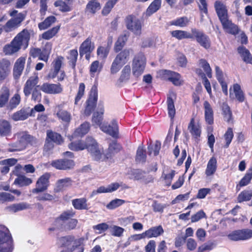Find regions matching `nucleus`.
Returning <instances> with one entry per match:
<instances>
[{
  "label": "nucleus",
  "mask_w": 252,
  "mask_h": 252,
  "mask_svg": "<svg viewBox=\"0 0 252 252\" xmlns=\"http://www.w3.org/2000/svg\"><path fill=\"white\" fill-rule=\"evenodd\" d=\"M94 49V45L92 42V38L88 37L81 44L79 47V52L81 56L91 53Z\"/></svg>",
  "instance_id": "15"
},
{
  "label": "nucleus",
  "mask_w": 252,
  "mask_h": 252,
  "mask_svg": "<svg viewBox=\"0 0 252 252\" xmlns=\"http://www.w3.org/2000/svg\"><path fill=\"white\" fill-rule=\"evenodd\" d=\"M15 200V197L9 193L2 192H0V203H3L5 202H12Z\"/></svg>",
  "instance_id": "61"
},
{
  "label": "nucleus",
  "mask_w": 252,
  "mask_h": 252,
  "mask_svg": "<svg viewBox=\"0 0 252 252\" xmlns=\"http://www.w3.org/2000/svg\"><path fill=\"white\" fill-rule=\"evenodd\" d=\"M214 7L220 21L228 17L227 9L223 2L217 0L214 3Z\"/></svg>",
  "instance_id": "14"
},
{
  "label": "nucleus",
  "mask_w": 252,
  "mask_h": 252,
  "mask_svg": "<svg viewBox=\"0 0 252 252\" xmlns=\"http://www.w3.org/2000/svg\"><path fill=\"white\" fill-rule=\"evenodd\" d=\"M78 221V220L75 219H71L68 221H67L62 227L65 230L70 231L76 228Z\"/></svg>",
  "instance_id": "63"
},
{
  "label": "nucleus",
  "mask_w": 252,
  "mask_h": 252,
  "mask_svg": "<svg viewBox=\"0 0 252 252\" xmlns=\"http://www.w3.org/2000/svg\"><path fill=\"white\" fill-rule=\"evenodd\" d=\"M100 8V3L96 0H92L87 5V10L93 14L99 10Z\"/></svg>",
  "instance_id": "50"
},
{
  "label": "nucleus",
  "mask_w": 252,
  "mask_h": 252,
  "mask_svg": "<svg viewBox=\"0 0 252 252\" xmlns=\"http://www.w3.org/2000/svg\"><path fill=\"white\" fill-rule=\"evenodd\" d=\"M252 179V167L249 169L247 173L244 177L240 180L238 186L240 187H244L248 185Z\"/></svg>",
  "instance_id": "47"
},
{
  "label": "nucleus",
  "mask_w": 252,
  "mask_h": 252,
  "mask_svg": "<svg viewBox=\"0 0 252 252\" xmlns=\"http://www.w3.org/2000/svg\"><path fill=\"white\" fill-rule=\"evenodd\" d=\"M127 40V36L126 34L120 35L115 43L114 49L116 52L120 51L125 45Z\"/></svg>",
  "instance_id": "48"
},
{
  "label": "nucleus",
  "mask_w": 252,
  "mask_h": 252,
  "mask_svg": "<svg viewBox=\"0 0 252 252\" xmlns=\"http://www.w3.org/2000/svg\"><path fill=\"white\" fill-rule=\"evenodd\" d=\"M90 128V124L88 122H85L81 124L74 131V135L75 136L82 137L87 134Z\"/></svg>",
  "instance_id": "33"
},
{
  "label": "nucleus",
  "mask_w": 252,
  "mask_h": 252,
  "mask_svg": "<svg viewBox=\"0 0 252 252\" xmlns=\"http://www.w3.org/2000/svg\"><path fill=\"white\" fill-rule=\"evenodd\" d=\"M50 174L45 173L41 176L36 183V187L32 190L33 193H38L45 191L49 186Z\"/></svg>",
  "instance_id": "9"
},
{
  "label": "nucleus",
  "mask_w": 252,
  "mask_h": 252,
  "mask_svg": "<svg viewBox=\"0 0 252 252\" xmlns=\"http://www.w3.org/2000/svg\"><path fill=\"white\" fill-rule=\"evenodd\" d=\"M60 28V27L59 26H56L44 32L41 34L42 38L46 40H49L52 38L58 32Z\"/></svg>",
  "instance_id": "45"
},
{
  "label": "nucleus",
  "mask_w": 252,
  "mask_h": 252,
  "mask_svg": "<svg viewBox=\"0 0 252 252\" xmlns=\"http://www.w3.org/2000/svg\"><path fill=\"white\" fill-rule=\"evenodd\" d=\"M191 32L193 38L195 37L196 41L203 47L207 49L211 46V42L209 37L202 32L196 29H191Z\"/></svg>",
  "instance_id": "8"
},
{
  "label": "nucleus",
  "mask_w": 252,
  "mask_h": 252,
  "mask_svg": "<svg viewBox=\"0 0 252 252\" xmlns=\"http://www.w3.org/2000/svg\"><path fill=\"white\" fill-rule=\"evenodd\" d=\"M26 59L20 57L16 61L13 69V75L15 78H18L21 75L24 68Z\"/></svg>",
  "instance_id": "22"
},
{
  "label": "nucleus",
  "mask_w": 252,
  "mask_h": 252,
  "mask_svg": "<svg viewBox=\"0 0 252 252\" xmlns=\"http://www.w3.org/2000/svg\"><path fill=\"white\" fill-rule=\"evenodd\" d=\"M126 27L128 30L136 35L141 33L142 23L141 21L132 15H128L126 19Z\"/></svg>",
  "instance_id": "7"
},
{
  "label": "nucleus",
  "mask_w": 252,
  "mask_h": 252,
  "mask_svg": "<svg viewBox=\"0 0 252 252\" xmlns=\"http://www.w3.org/2000/svg\"><path fill=\"white\" fill-rule=\"evenodd\" d=\"M189 22V20L187 17H183L173 21L171 23V25L184 27L188 25Z\"/></svg>",
  "instance_id": "59"
},
{
  "label": "nucleus",
  "mask_w": 252,
  "mask_h": 252,
  "mask_svg": "<svg viewBox=\"0 0 252 252\" xmlns=\"http://www.w3.org/2000/svg\"><path fill=\"white\" fill-rule=\"evenodd\" d=\"M51 165L57 169L65 170L72 168L75 164L72 160L64 158L53 160Z\"/></svg>",
  "instance_id": "10"
},
{
  "label": "nucleus",
  "mask_w": 252,
  "mask_h": 252,
  "mask_svg": "<svg viewBox=\"0 0 252 252\" xmlns=\"http://www.w3.org/2000/svg\"><path fill=\"white\" fill-rule=\"evenodd\" d=\"M222 110L224 119L227 122H229L232 117V113L230 107L227 104L223 103L222 105Z\"/></svg>",
  "instance_id": "57"
},
{
  "label": "nucleus",
  "mask_w": 252,
  "mask_h": 252,
  "mask_svg": "<svg viewBox=\"0 0 252 252\" xmlns=\"http://www.w3.org/2000/svg\"><path fill=\"white\" fill-rule=\"evenodd\" d=\"M199 65L202 67L208 77H212V70L209 64L204 59H201L199 61Z\"/></svg>",
  "instance_id": "55"
},
{
  "label": "nucleus",
  "mask_w": 252,
  "mask_h": 252,
  "mask_svg": "<svg viewBox=\"0 0 252 252\" xmlns=\"http://www.w3.org/2000/svg\"><path fill=\"white\" fill-rule=\"evenodd\" d=\"M17 13V11L14 10L9 13V15L13 17L9 20L6 24L0 28V30H3L5 32H9L18 28L21 23L25 18V15L22 13Z\"/></svg>",
  "instance_id": "3"
},
{
  "label": "nucleus",
  "mask_w": 252,
  "mask_h": 252,
  "mask_svg": "<svg viewBox=\"0 0 252 252\" xmlns=\"http://www.w3.org/2000/svg\"><path fill=\"white\" fill-rule=\"evenodd\" d=\"M47 138L51 141L60 144L63 142V139L61 135L55 132H53L51 130H48L47 131Z\"/></svg>",
  "instance_id": "44"
},
{
  "label": "nucleus",
  "mask_w": 252,
  "mask_h": 252,
  "mask_svg": "<svg viewBox=\"0 0 252 252\" xmlns=\"http://www.w3.org/2000/svg\"><path fill=\"white\" fill-rule=\"evenodd\" d=\"M56 20V17L53 16L48 17L43 22L38 24V28L40 30L47 29L55 23Z\"/></svg>",
  "instance_id": "42"
},
{
  "label": "nucleus",
  "mask_w": 252,
  "mask_h": 252,
  "mask_svg": "<svg viewBox=\"0 0 252 252\" xmlns=\"http://www.w3.org/2000/svg\"><path fill=\"white\" fill-rule=\"evenodd\" d=\"M109 52V49L107 47L100 46L97 49V55L100 59L104 60Z\"/></svg>",
  "instance_id": "60"
},
{
  "label": "nucleus",
  "mask_w": 252,
  "mask_h": 252,
  "mask_svg": "<svg viewBox=\"0 0 252 252\" xmlns=\"http://www.w3.org/2000/svg\"><path fill=\"white\" fill-rule=\"evenodd\" d=\"M7 151L10 152L20 151L24 149V144H21L19 141L8 144Z\"/></svg>",
  "instance_id": "51"
},
{
  "label": "nucleus",
  "mask_w": 252,
  "mask_h": 252,
  "mask_svg": "<svg viewBox=\"0 0 252 252\" xmlns=\"http://www.w3.org/2000/svg\"><path fill=\"white\" fill-rule=\"evenodd\" d=\"M40 89L45 93L48 94H61L63 90L62 86L60 83L49 84L45 83L41 86Z\"/></svg>",
  "instance_id": "11"
},
{
  "label": "nucleus",
  "mask_w": 252,
  "mask_h": 252,
  "mask_svg": "<svg viewBox=\"0 0 252 252\" xmlns=\"http://www.w3.org/2000/svg\"><path fill=\"white\" fill-rule=\"evenodd\" d=\"M224 30L230 34H235L238 32V29L236 25L233 24L228 17L220 21Z\"/></svg>",
  "instance_id": "19"
},
{
  "label": "nucleus",
  "mask_w": 252,
  "mask_h": 252,
  "mask_svg": "<svg viewBox=\"0 0 252 252\" xmlns=\"http://www.w3.org/2000/svg\"><path fill=\"white\" fill-rule=\"evenodd\" d=\"M130 66L128 65H126L124 67L122 71L121 75L119 79L121 82H125L126 81H127L129 79L130 73Z\"/></svg>",
  "instance_id": "56"
},
{
  "label": "nucleus",
  "mask_w": 252,
  "mask_h": 252,
  "mask_svg": "<svg viewBox=\"0 0 252 252\" xmlns=\"http://www.w3.org/2000/svg\"><path fill=\"white\" fill-rule=\"evenodd\" d=\"M52 48V44L51 42H46L42 49V55L41 56L40 60L47 62L50 54Z\"/></svg>",
  "instance_id": "43"
},
{
  "label": "nucleus",
  "mask_w": 252,
  "mask_h": 252,
  "mask_svg": "<svg viewBox=\"0 0 252 252\" xmlns=\"http://www.w3.org/2000/svg\"><path fill=\"white\" fill-rule=\"evenodd\" d=\"M217 159L215 157H212L209 160L207 168L205 170V174L207 176H212L217 170Z\"/></svg>",
  "instance_id": "32"
},
{
  "label": "nucleus",
  "mask_w": 252,
  "mask_h": 252,
  "mask_svg": "<svg viewBox=\"0 0 252 252\" xmlns=\"http://www.w3.org/2000/svg\"><path fill=\"white\" fill-rule=\"evenodd\" d=\"M89 140L93 142V145L89 148V152L94 160L112 162L111 155H109V154L107 152L104 154L103 149L98 146L94 139H89Z\"/></svg>",
  "instance_id": "4"
},
{
  "label": "nucleus",
  "mask_w": 252,
  "mask_h": 252,
  "mask_svg": "<svg viewBox=\"0 0 252 252\" xmlns=\"http://www.w3.org/2000/svg\"><path fill=\"white\" fill-rule=\"evenodd\" d=\"M85 85L83 83L79 84L76 95L74 100V107L80 105V101L85 94Z\"/></svg>",
  "instance_id": "39"
},
{
  "label": "nucleus",
  "mask_w": 252,
  "mask_h": 252,
  "mask_svg": "<svg viewBox=\"0 0 252 252\" xmlns=\"http://www.w3.org/2000/svg\"><path fill=\"white\" fill-rule=\"evenodd\" d=\"M160 143L158 141H156L154 145H150L148 148L149 155H152L153 153L154 156L158 155L160 149Z\"/></svg>",
  "instance_id": "54"
},
{
  "label": "nucleus",
  "mask_w": 252,
  "mask_h": 252,
  "mask_svg": "<svg viewBox=\"0 0 252 252\" xmlns=\"http://www.w3.org/2000/svg\"><path fill=\"white\" fill-rule=\"evenodd\" d=\"M161 6L160 0H154L149 6L146 11V15L150 16L157 11Z\"/></svg>",
  "instance_id": "35"
},
{
  "label": "nucleus",
  "mask_w": 252,
  "mask_h": 252,
  "mask_svg": "<svg viewBox=\"0 0 252 252\" xmlns=\"http://www.w3.org/2000/svg\"><path fill=\"white\" fill-rule=\"evenodd\" d=\"M11 126L9 123L6 120H0V135L6 136L10 134Z\"/></svg>",
  "instance_id": "37"
},
{
  "label": "nucleus",
  "mask_w": 252,
  "mask_h": 252,
  "mask_svg": "<svg viewBox=\"0 0 252 252\" xmlns=\"http://www.w3.org/2000/svg\"><path fill=\"white\" fill-rule=\"evenodd\" d=\"M30 205L26 203L22 202L20 203L13 204L5 207V209L8 212L16 213L17 212L29 209Z\"/></svg>",
  "instance_id": "28"
},
{
  "label": "nucleus",
  "mask_w": 252,
  "mask_h": 252,
  "mask_svg": "<svg viewBox=\"0 0 252 252\" xmlns=\"http://www.w3.org/2000/svg\"><path fill=\"white\" fill-rule=\"evenodd\" d=\"M204 108L205 118L206 122L209 125H212L214 122V112L210 104L205 101L203 104Z\"/></svg>",
  "instance_id": "23"
},
{
  "label": "nucleus",
  "mask_w": 252,
  "mask_h": 252,
  "mask_svg": "<svg viewBox=\"0 0 252 252\" xmlns=\"http://www.w3.org/2000/svg\"><path fill=\"white\" fill-rule=\"evenodd\" d=\"M147 238L158 237L164 232L163 229L161 225L152 227L145 231Z\"/></svg>",
  "instance_id": "29"
},
{
  "label": "nucleus",
  "mask_w": 252,
  "mask_h": 252,
  "mask_svg": "<svg viewBox=\"0 0 252 252\" xmlns=\"http://www.w3.org/2000/svg\"><path fill=\"white\" fill-rule=\"evenodd\" d=\"M63 60V58L60 56L57 57L53 61L52 63V68L48 75V78L53 79L56 77L60 70Z\"/></svg>",
  "instance_id": "16"
},
{
  "label": "nucleus",
  "mask_w": 252,
  "mask_h": 252,
  "mask_svg": "<svg viewBox=\"0 0 252 252\" xmlns=\"http://www.w3.org/2000/svg\"><path fill=\"white\" fill-rule=\"evenodd\" d=\"M54 5L56 7H59L60 11L62 12H68L71 10V7L67 5L64 1L61 0L55 2Z\"/></svg>",
  "instance_id": "62"
},
{
  "label": "nucleus",
  "mask_w": 252,
  "mask_h": 252,
  "mask_svg": "<svg viewBox=\"0 0 252 252\" xmlns=\"http://www.w3.org/2000/svg\"><path fill=\"white\" fill-rule=\"evenodd\" d=\"M146 64V59L143 54L140 53L134 58L132 63V73L136 76H140L144 72Z\"/></svg>",
  "instance_id": "5"
},
{
  "label": "nucleus",
  "mask_w": 252,
  "mask_h": 252,
  "mask_svg": "<svg viewBox=\"0 0 252 252\" xmlns=\"http://www.w3.org/2000/svg\"><path fill=\"white\" fill-rule=\"evenodd\" d=\"M121 186L119 183H113L107 186H100L92 192L93 195L98 193H110L117 190Z\"/></svg>",
  "instance_id": "18"
},
{
  "label": "nucleus",
  "mask_w": 252,
  "mask_h": 252,
  "mask_svg": "<svg viewBox=\"0 0 252 252\" xmlns=\"http://www.w3.org/2000/svg\"><path fill=\"white\" fill-rule=\"evenodd\" d=\"M86 147L85 143L81 141L76 143H71L69 145V149L73 151L83 150L86 148Z\"/></svg>",
  "instance_id": "64"
},
{
  "label": "nucleus",
  "mask_w": 252,
  "mask_h": 252,
  "mask_svg": "<svg viewBox=\"0 0 252 252\" xmlns=\"http://www.w3.org/2000/svg\"><path fill=\"white\" fill-rule=\"evenodd\" d=\"M38 80L37 75H34L30 77L27 81L24 88V93L26 96H29L31 94V91L38 83Z\"/></svg>",
  "instance_id": "20"
},
{
  "label": "nucleus",
  "mask_w": 252,
  "mask_h": 252,
  "mask_svg": "<svg viewBox=\"0 0 252 252\" xmlns=\"http://www.w3.org/2000/svg\"><path fill=\"white\" fill-rule=\"evenodd\" d=\"M32 180L25 176H20L14 181V184L18 185L20 187L26 186L31 184Z\"/></svg>",
  "instance_id": "46"
},
{
  "label": "nucleus",
  "mask_w": 252,
  "mask_h": 252,
  "mask_svg": "<svg viewBox=\"0 0 252 252\" xmlns=\"http://www.w3.org/2000/svg\"><path fill=\"white\" fill-rule=\"evenodd\" d=\"M83 239H76L73 235H67L58 239V244L60 252H73L82 243Z\"/></svg>",
  "instance_id": "2"
},
{
  "label": "nucleus",
  "mask_w": 252,
  "mask_h": 252,
  "mask_svg": "<svg viewBox=\"0 0 252 252\" xmlns=\"http://www.w3.org/2000/svg\"><path fill=\"white\" fill-rule=\"evenodd\" d=\"M30 33L27 29H24L18 33L12 40L5 45L3 52L5 55H12L18 52L22 48L26 49L29 45Z\"/></svg>",
  "instance_id": "1"
},
{
  "label": "nucleus",
  "mask_w": 252,
  "mask_h": 252,
  "mask_svg": "<svg viewBox=\"0 0 252 252\" xmlns=\"http://www.w3.org/2000/svg\"><path fill=\"white\" fill-rule=\"evenodd\" d=\"M100 129L113 137H117L118 135V127L115 122H112V126L103 124L100 127Z\"/></svg>",
  "instance_id": "25"
},
{
  "label": "nucleus",
  "mask_w": 252,
  "mask_h": 252,
  "mask_svg": "<svg viewBox=\"0 0 252 252\" xmlns=\"http://www.w3.org/2000/svg\"><path fill=\"white\" fill-rule=\"evenodd\" d=\"M10 94L9 87L3 85L0 89V107L4 106L8 102Z\"/></svg>",
  "instance_id": "24"
},
{
  "label": "nucleus",
  "mask_w": 252,
  "mask_h": 252,
  "mask_svg": "<svg viewBox=\"0 0 252 252\" xmlns=\"http://www.w3.org/2000/svg\"><path fill=\"white\" fill-rule=\"evenodd\" d=\"M72 203L75 209L77 210H88V206L87 200L84 198L75 199L72 201Z\"/></svg>",
  "instance_id": "34"
},
{
  "label": "nucleus",
  "mask_w": 252,
  "mask_h": 252,
  "mask_svg": "<svg viewBox=\"0 0 252 252\" xmlns=\"http://www.w3.org/2000/svg\"><path fill=\"white\" fill-rule=\"evenodd\" d=\"M17 135L19 139L18 141L21 144H24V149H25L28 143L31 141L32 137L25 132L18 133Z\"/></svg>",
  "instance_id": "53"
},
{
  "label": "nucleus",
  "mask_w": 252,
  "mask_h": 252,
  "mask_svg": "<svg viewBox=\"0 0 252 252\" xmlns=\"http://www.w3.org/2000/svg\"><path fill=\"white\" fill-rule=\"evenodd\" d=\"M130 56V50L125 49L119 53L116 58V61H119L123 64H125L128 61Z\"/></svg>",
  "instance_id": "38"
},
{
  "label": "nucleus",
  "mask_w": 252,
  "mask_h": 252,
  "mask_svg": "<svg viewBox=\"0 0 252 252\" xmlns=\"http://www.w3.org/2000/svg\"><path fill=\"white\" fill-rule=\"evenodd\" d=\"M172 37L178 39L182 40L184 39L193 38L192 33H190L187 31L182 30H175L170 32Z\"/></svg>",
  "instance_id": "31"
},
{
  "label": "nucleus",
  "mask_w": 252,
  "mask_h": 252,
  "mask_svg": "<svg viewBox=\"0 0 252 252\" xmlns=\"http://www.w3.org/2000/svg\"><path fill=\"white\" fill-rule=\"evenodd\" d=\"M188 129L194 138L197 139L200 137L201 132V125L194 118L191 119Z\"/></svg>",
  "instance_id": "12"
},
{
  "label": "nucleus",
  "mask_w": 252,
  "mask_h": 252,
  "mask_svg": "<svg viewBox=\"0 0 252 252\" xmlns=\"http://www.w3.org/2000/svg\"><path fill=\"white\" fill-rule=\"evenodd\" d=\"M73 181L70 178H65L57 181L55 190L56 192H59L63 190L65 188L70 187Z\"/></svg>",
  "instance_id": "26"
},
{
  "label": "nucleus",
  "mask_w": 252,
  "mask_h": 252,
  "mask_svg": "<svg viewBox=\"0 0 252 252\" xmlns=\"http://www.w3.org/2000/svg\"><path fill=\"white\" fill-rule=\"evenodd\" d=\"M97 99V87L93 86L91 89L89 97L86 101V106L84 110V114L89 116L94 110Z\"/></svg>",
  "instance_id": "6"
},
{
  "label": "nucleus",
  "mask_w": 252,
  "mask_h": 252,
  "mask_svg": "<svg viewBox=\"0 0 252 252\" xmlns=\"http://www.w3.org/2000/svg\"><path fill=\"white\" fill-rule=\"evenodd\" d=\"M172 96L175 97V94L174 93H172V96L168 97L167 100L168 115L171 119L174 117L176 113L174 100L172 97Z\"/></svg>",
  "instance_id": "41"
},
{
  "label": "nucleus",
  "mask_w": 252,
  "mask_h": 252,
  "mask_svg": "<svg viewBox=\"0 0 252 252\" xmlns=\"http://www.w3.org/2000/svg\"><path fill=\"white\" fill-rule=\"evenodd\" d=\"M121 149V146L115 141H113L109 144L107 153H109V155H111L112 158L115 153L119 152ZM111 161L112 162L113 161V160H111Z\"/></svg>",
  "instance_id": "52"
},
{
  "label": "nucleus",
  "mask_w": 252,
  "mask_h": 252,
  "mask_svg": "<svg viewBox=\"0 0 252 252\" xmlns=\"http://www.w3.org/2000/svg\"><path fill=\"white\" fill-rule=\"evenodd\" d=\"M12 242L8 229L5 226L0 225V245Z\"/></svg>",
  "instance_id": "30"
},
{
  "label": "nucleus",
  "mask_w": 252,
  "mask_h": 252,
  "mask_svg": "<svg viewBox=\"0 0 252 252\" xmlns=\"http://www.w3.org/2000/svg\"><path fill=\"white\" fill-rule=\"evenodd\" d=\"M169 81L176 86H180L183 83V80L181 79L180 75L175 72H173Z\"/></svg>",
  "instance_id": "58"
},
{
  "label": "nucleus",
  "mask_w": 252,
  "mask_h": 252,
  "mask_svg": "<svg viewBox=\"0 0 252 252\" xmlns=\"http://www.w3.org/2000/svg\"><path fill=\"white\" fill-rule=\"evenodd\" d=\"M252 197V190H245L242 191L238 195L237 200L239 202L247 201Z\"/></svg>",
  "instance_id": "49"
},
{
  "label": "nucleus",
  "mask_w": 252,
  "mask_h": 252,
  "mask_svg": "<svg viewBox=\"0 0 252 252\" xmlns=\"http://www.w3.org/2000/svg\"><path fill=\"white\" fill-rule=\"evenodd\" d=\"M10 62L6 59L0 61V81L4 80L9 74Z\"/></svg>",
  "instance_id": "21"
},
{
  "label": "nucleus",
  "mask_w": 252,
  "mask_h": 252,
  "mask_svg": "<svg viewBox=\"0 0 252 252\" xmlns=\"http://www.w3.org/2000/svg\"><path fill=\"white\" fill-rule=\"evenodd\" d=\"M230 96L232 98H236L239 102H243L245 100L244 93L238 84H234L232 88L230 89Z\"/></svg>",
  "instance_id": "17"
},
{
  "label": "nucleus",
  "mask_w": 252,
  "mask_h": 252,
  "mask_svg": "<svg viewBox=\"0 0 252 252\" xmlns=\"http://www.w3.org/2000/svg\"><path fill=\"white\" fill-rule=\"evenodd\" d=\"M31 116L30 110L27 109H22L14 113L12 116V119L14 121H24Z\"/></svg>",
  "instance_id": "27"
},
{
  "label": "nucleus",
  "mask_w": 252,
  "mask_h": 252,
  "mask_svg": "<svg viewBox=\"0 0 252 252\" xmlns=\"http://www.w3.org/2000/svg\"><path fill=\"white\" fill-rule=\"evenodd\" d=\"M75 213L73 210H67L63 212L56 219L54 224L57 227H63V223L69 219L74 216Z\"/></svg>",
  "instance_id": "13"
},
{
  "label": "nucleus",
  "mask_w": 252,
  "mask_h": 252,
  "mask_svg": "<svg viewBox=\"0 0 252 252\" xmlns=\"http://www.w3.org/2000/svg\"><path fill=\"white\" fill-rule=\"evenodd\" d=\"M215 70L217 79L221 85L222 90L225 94H227V84L223 77L222 72L218 66H216Z\"/></svg>",
  "instance_id": "36"
},
{
  "label": "nucleus",
  "mask_w": 252,
  "mask_h": 252,
  "mask_svg": "<svg viewBox=\"0 0 252 252\" xmlns=\"http://www.w3.org/2000/svg\"><path fill=\"white\" fill-rule=\"evenodd\" d=\"M238 52L243 61L247 63H250L252 60V57L249 51L244 47H239L238 48Z\"/></svg>",
  "instance_id": "40"
}]
</instances>
